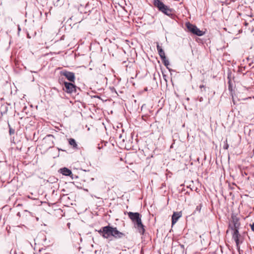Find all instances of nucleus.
<instances>
[{
  "label": "nucleus",
  "mask_w": 254,
  "mask_h": 254,
  "mask_svg": "<svg viewBox=\"0 0 254 254\" xmlns=\"http://www.w3.org/2000/svg\"><path fill=\"white\" fill-rule=\"evenodd\" d=\"M98 232L105 239H108L110 236H113L115 239H121L126 236L125 233L118 231L116 227L109 225L102 227Z\"/></svg>",
  "instance_id": "obj_1"
},
{
  "label": "nucleus",
  "mask_w": 254,
  "mask_h": 254,
  "mask_svg": "<svg viewBox=\"0 0 254 254\" xmlns=\"http://www.w3.org/2000/svg\"><path fill=\"white\" fill-rule=\"evenodd\" d=\"M127 213L128 217L133 223L134 227L137 229L140 234L143 235L145 232V229L141 221L140 214L138 212H128Z\"/></svg>",
  "instance_id": "obj_2"
},
{
  "label": "nucleus",
  "mask_w": 254,
  "mask_h": 254,
  "mask_svg": "<svg viewBox=\"0 0 254 254\" xmlns=\"http://www.w3.org/2000/svg\"><path fill=\"white\" fill-rule=\"evenodd\" d=\"M153 3L160 11L168 16H170L174 13L175 10L164 4L161 0H154Z\"/></svg>",
  "instance_id": "obj_3"
},
{
  "label": "nucleus",
  "mask_w": 254,
  "mask_h": 254,
  "mask_svg": "<svg viewBox=\"0 0 254 254\" xmlns=\"http://www.w3.org/2000/svg\"><path fill=\"white\" fill-rule=\"evenodd\" d=\"M186 26L188 31L193 34L196 35L198 36H201L204 34L202 31H201L195 25L191 24L189 22L186 23Z\"/></svg>",
  "instance_id": "obj_4"
},
{
  "label": "nucleus",
  "mask_w": 254,
  "mask_h": 254,
  "mask_svg": "<svg viewBox=\"0 0 254 254\" xmlns=\"http://www.w3.org/2000/svg\"><path fill=\"white\" fill-rule=\"evenodd\" d=\"M64 88L63 89L67 93H73L76 92V87L72 82H64Z\"/></svg>",
  "instance_id": "obj_5"
},
{
  "label": "nucleus",
  "mask_w": 254,
  "mask_h": 254,
  "mask_svg": "<svg viewBox=\"0 0 254 254\" xmlns=\"http://www.w3.org/2000/svg\"><path fill=\"white\" fill-rule=\"evenodd\" d=\"M240 225L239 218L236 215H232L231 220L229 223V228L233 230V228H239Z\"/></svg>",
  "instance_id": "obj_6"
},
{
  "label": "nucleus",
  "mask_w": 254,
  "mask_h": 254,
  "mask_svg": "<svg viewBox=\"0 0 254 254\" xmlns=\"http://www.w3.org/2000/svg\"><path fill=\"white\" fill-rule=\"evenodd\" d=\"M61 74L65 76L66 79L71 82H74L75 77L74 73L67 70H64L61 71Z\"/></svg>",
  "instance_id": "obj_7"
},
{
  "label": "nucleus",
  "mask_w": 254,
  "mask_h": 254,
  "mask_svg": "<svg viewBox=\"0 0 254 254\" xmlns=\"http://www.w3.org/2000/svg\"><path fill=\"white\" fill-rule=\"evenodd\" d=\"M182 211L174 212L172 216V224L174 225L178 220V219L182 216Z\"/></svg>",
  "instance_id": "obj_8"
},
{
  "label": "nucleus",
  "mask_w": 254,
  "mask_h": 254,
  "mask_svg": "<svg viewBox=\"0 0 254 254\" xmlns=\"http://www.w3.org/2000/svg\"><path fill=\"white\" fill-rule=\"evenodd\" d=\"M238 230L239 228H233V230H232L233 231L232 237L233 239L235 241L237 246L239 245V238L240 237V234Z\"/></svg>",
  "instance_id": "obj_9"
},
{
  "label": "nucleus",
  "mask_w": 254,
  "mask_h": 254,
  "mask_svg": "<svg viewBox=\"0 0 254 254\" xmlns=\"http://www.w3.org/2000/svg\"><path fill=\"white\" fill-rule=\"evenodd\" d=\"M157 50L158 51V54L161 60L166 58L164 50L162 49V47L159 46L158 44H157Z\"/></svg>",
  "instance_id": "obj_10"
},
{
  "label": "nucleus",
  "mask_w": 254,
  "mask_h": 254,
  "mask_svg": "<svg viewBox=\"0 0 254 254\" xmlns=\"http://www.w3.org/2000/svg\"><path fill=\"white\" fill-rule=\"evenodd\" d=\"M61 173L64 176H69L71 175H72V172L71 170L69 169L66 168H63L62 169H61Z\"/></svg>",
  "instance_id": "obj_11"
},
{
  "label": "nucleus",
  "mask_w": 254,
  "mask_h": 254,
  "mask_svg": "<svg viewBox=\"0 0 254 254\" xmlns=\"http://www.w3.org/2000/svg\"><path fill=\"white\" fill-rule=\"evenodd\" d=\"M69 144L72 146V147L74 149L77 148V144L76 142V141L73 138H70L68 140Z\"/></svg>",
  "instance_id": "obj_12"
},
{
  "label": "nucleus",
  "mask_w": 254,
  "mask_h": 254,
  "mask_svg": "<svg viewBox=\"0 0 254 254\" xmlns=\"http://www.w3.org/2000/svg\"><path fill=\"white\" fill-rule=\"evenodd\" d=\"M162 62L163 63L164 65L169 69L168 65L170 64L169 61L167 59V58L162 59Z\"/></svg>",
  "instance_id": "obj_13"
},
{
  "label": "nucleus",
  "mask_w": 254,
  "mask_h": 254,
  "mask_svg": "<svg viewBox=\"0 0 254 254\" xmlns=\"http://www.w3.org/2000/svg\"><path fill=\"white\" fill-rule=\"evenodd\" d=\"M70 19L71 20H75V22H80L82 20V19H81V20H80V19H79V20L76 19V18H75V15H73V16H72L70 18Z\"/></svg>",
  "instance_id": "obj_14"
},
{
  "label": "nucleus",
  "mask_w": 254,
  "mask_h": 254,
  "mask_svg": "<svg viewBox=\"0 0 254 254\" xmlns=\"http://www.w3.org/2000/svg\"><path fill=\"white\" fill-rule=\"evenodd\" d=\"M8 126H9V132L10 135L13 134L15 133V130L14 129L10 127L9 125H8Z\"/></svg>",
  "instance_id": "obj_15"
},
{
  "label": "nucleus",
  "mask_w": 254,
  "mask_h": 254,
  "mask_svg": "<svg viewBox=\"0 0 254 254\" xmlns=\"http://www.w3.org/2000/svg\"><path fill=\"white\" fill-rule=\"evenodd\" d=\"M225 142V144L223 146V148L224 149H228V148H229V145L227 143V140H226V141L224 142Z\"/></svg>",
  "instance_id": "obj_16"
},
{
  "label": "nucleus",
  "mask_w": 254,
  "mask_h": 254,
  "mask_svg": "<svg viewBox=\"0 0 254 254\" xmlns=\"http://www.w3.org/2000/svg\"><path fill=\"white\" fill-rule=\"evenodd\" d=\"M63 2H64L63 0H58L56 2V4L57 6H58L59 5V3H60V4H63Z\"/></svg>",
  "instance_id": "obj_17"
},
{
  "label": "nucleus",
  "mask_w": 254,
  "mask_h": 254,
  "mask_svg": "<svg viewBox=\"0 0 254 254\" xmlns=\"http://www.w3.org/2000/svg\"><path fill=\"white\" fill-rule=\"evenodd\" d=\"M201 206V205H198L196 206L195 208V211H197L198 212L200 211Z\"/></svg>",
  "instance_id": "obj_18"
},
{
  "label": "nucleus",
  "mask_w": 254,
  "mask_h": 254,
  "mask_svg": "<svg viewBox=\"0 0 254 254\" xmlns=\"http://www.w3.org/2000/svg\"><path fill=\"white\" fill-rule=\"evenodd\" d=\"M251 229L254 232V223L251 225Z\"/></svg>",
  "instance_id": "obj_19"
},
{
  "label": "nucleus",
  "mask_w": 254,
  "mask_h": 254,
  "mask_svg": "<svg viewBox=\"0 0 254 254\" xmlns=\"http://www.w3.org/2000/svg\"><path fill=\"white\" fill-rule=\"evenodd\" d=\"M199 88H200V89H202V88H205L204 86L203 85H200L199 86Z\"/></svg>",
  "instance_id": "obj_20"
},
{
  "label": "nucleus",
  "mask_w": 254,
  "mask_h": 254,
  "mask_svg": "<svg viewBox=\"0 0 254 254\" xmlns=\"http://www.w3.org/2000/svg\"><path fill=\"white\" fill-rule=\"evenodd\" d=\"M17 216H18V217H21V214H20V212H18V213H17Z\"/></svg>",
  "instance_id": "obj_21"
},
{
  "label": "nucleus",
  "mask_w": 254,
  "mask_h": 254,
  "mask_svg": "<svg viewBox=\"0 0 254 254\" xmlns=\"http://www.w3.org/2000/svg\"><path fill=\"white\" fill-rule=\"evenodd\" d=\"M75 15H82V13L81 12H77Z\"/></svg>",
  "instance_id": "obj_22"
},
{
  "label": "nucleus",
  "mask_w": 254,
  "mask_h": 254,
  "mask_svg": "<svg viewBox=\"0 0 254 254\" xmlns=\"http://www.w3.org/2000/svg\"><path fill=\"white\" fill-rule=\"evenodd\" d=\"M18 30L20 31V28L19 27H18Z\"/></svg>",
  "instance_id": "obj_23"
},
{
  "label": "nucleus",
  "mask_w": 254,
  "mask_h": 254,
  "mask_svg": "<svg viewBox=\"0 0 254 254\" xmlns=\"http://www.w3.org/2000/svg\"><path fill=\"white\" fill-rule=\"evenodd\" d=\"M48 136H53L52 135H49Z\"/></svg>",
  "instance_id": "obj_24"
},
{
  "label": "nucleus",
  "mask_w": 254,
  "mask_h": 254,
  "mask_svg": "<svg viewBox=\"0 0 254 254\" xmlns=\"http://www.w3.org/2000/svg\"><path fill=\"white\" fill-rule=\"evenodd\" d=\"M50 254V253H46V254Z\"/></svg>",
  "instance_id": "obj_25"
}]
</instances>
